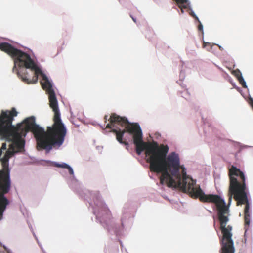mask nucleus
Segmentation results:
<instances>
[{
  "instance_id": "2",
  "label": "nucleus",
  "mask_w": 253,
  "mask_h": 253,
  "mask_svg": "<svg viewBox=\"0 0 253 253\" xmlns=\"http://www.w3.org/2000/svg\"><path fill=\"white\" fill-rule=\"evenodd\" d=\"M169 151L167 145H160L155 158L150 168L151 171L161 173L160 184H166L169 188L185 189L189 181L185 168L180 166L179 155L172 152L167 156Z\"/></svg>"
},
{
  "instance_id": "8",
  "label": "nucleus",
  "mask_w": 253,
  "mask_h": 253,
  "mask_svg": "<svg viewBox=\"0 0 253 253\" xmlns=\"http://www.w3.org/2000/svg\"><path fill=\"white\" fill-rule=\"evenodd\" d=\"M10 188V180L8 172L0 171V191L2 193L0 196V219L2 217L3 212L8 201L3 194L8 192Z\"/></svg>"
},
{
  "instance_id": "6",
  "label": "nucleus",
  "mask_w": 253,
  "mask_h": 253,
  "mask_svg": "<svg viewBox=\"0 0 253 253\" xmlns=\"http://www.w3.org/2000/svg\"><path fill=\"white\" fill-rule=\"evenodd\" d=\"M18 112L15 107L10 110H2L0 113V126H40L36 122V118L31 116L25 118L21 123L16 126L12 123L14 117L18 115Z\"/></svg>"
},
{
  "instance_id": "5",
  "label": "nucleus",
  "mask_w": 253,
  "mask_h": 253,
  "mask_svg": "<svg viewBox=\"0 0 253 253\" xmlns=\"http://www.w3.org/2000/svg\"><path fill=\"white\" fill-rule=\"evenodd\" d=\"M229 176L230 178L229 203L231 202L233 195L234 199L237 201V205L245 204V224L249 226L250 221V204L246 192L245 176L242 171L233 166L229 169Z\"/></svg>"
},
{
  "instance_id": "12",
  "label": "nucleus",
  "mask_w": 253,
  "mask_h": 253,
  "mask_svg": "<svg viewBox=\"0 0 253 253\" xmlns=\"http://www.w3.org/2000/svg\"><path fill=\"white\" fill-rule=\"evenodd\" d=\"M19 127H17L18 128ZM7 128H16V127H0V137L4 139Z\"/></svg>"
},
{
  "instance_id": "11",
  "label": "nucleus",
  "mask_w": 253,
  "mask_h": 253,
  "mask_svg": "<svg viewBox=\"0 0 253 253\" xmlns=\"http://www.w3.org/2000/svg\"><path fill=\"white\" fill-rule=\"evenodd\" d=\"M100 198L99 195L98 196V198H97V202L96 203L95 202V204L97 207H98L101 211H103L106 214H108L110 213V211L106 207L105 204L100 200L99 199Z\"/></svg>"
},
{
  "instance_id": "10",
  "label": "nucleus",
  "mask_w": 253,
  "mask_h": 253,
  "mask_svg": "<svg viewBox=\"0 0 253 253\" xmlns=\"http://www.w3.org/2000/svg\"><path fill=\"white\" fill-rule=\"evenodd\" d=\"M104 120L105 121L108 120L112 125L117 124L121 126H140L138 123H131L126 117L120 116L115 113H111L109 118L108 115H106Z\"/></svg>"
},
{
  "instance_id": "21",
  "label": "nucleus",
  "mask_w": 253,
  "mask_h": 253,
  "mask_svg": "<svg viewBox=\"0 0 253 253\" xmlns=\"http://www.w3.org/2000/svg\"><path fill=\"white\" fill-rule=\"evenodd\" d=\"M6 149V144H5V143L2 144V145L1 147V149L5 150Z\"/></svg>"
},
{
  "instance_id": "23",
  "label": "nucleus",
  "mask_w": 253,
  "mask_h": 253,
  "mask_svg": "<svg viewBox=\"0 0 253 253\" xmlns=\"http://www.w3.org/2000/svg\"><path fill=\"white\" fill-rule=\"evenodd\" d=\"M106 126L109 127V126H111V125L109 123H108L107 124Z\"/></svg>"
},
{
  "instance_id": "22",
  "label": "nucleus",
  "mask_w": 253,
  "mask_h": 253,
  "mask_svg": "<svg viewBox=\"0 0 253 253\" xmlns=\"http://www.w3.org/2000/svg\"><path fill=\"white\" fill-rule=\"evenodd\" d=\"M198 30L200 31H201L203 30V26L201 24V23H200V24L198 26Z\"/></svg>"
},
{
  "instance_id": "7",
  "label": "nucleus",
  "mask_w": 253,
  "mask_h": 253,
  "mask_svg": "<svg viewBox=\"0 0 253 253\" xmlns=\"http://www.w3.org/2000/svg\"><path fill=\"white\" fill-rule=\"evenodd\" d=\"M112 127H105L103 129V132L105 133L106 131L109 132H113L116 134V139L119 142L125 145H128V143L126 141H123V137L125 132H128L133 135V142L134 143H139L143 141L142 139V132L141 127H125L126 129L123 131L120 129L117 130L112 129Z\"/></svg>"
},
{
  "instance_id": "18",
  "label": "nucleus",
  "mask_w": 253,
  "mask_h": 253,
  "mask_svg": "<svg viewBox=\"0 0 253 253\" xmlns=\"http://www.w3.org/2000/svg\"><path fill=\"white\" fill-rule=\"evenodd\" d=\"M99 210H98L96 208H94V214H96L97 216H99Z\"/></svg>"
},
{
  "instance_id": "4",
  "label": "nucleus",
  "mask_w": 253,
  "mask_h": 253,
  "mask_svg": "<svg viewBox=\"0 0 253 253\" xmlns=\"http://www.w3.org/2000/svg\"><path fill=\"white\" fill-rule=\"evenodd\" d=\"M196 181L189 179L186 184L185 189H181L184 192H188L192 197L198 198L202 202L213 203L216 205L217 210V215L220 222V229L222 234L220 239L221 245L220 252L234 247V242L232 239V227L230 225L226 226L229 221V208L226 203L218 195L205 194L201 189L200 186L195 187Z\"/></svg>"
},
{
  "instance_id": "1",
  "label": "nucleus",
  "mask_w": 253,
  "mask_h": 253,
  "mask_svg": "<svg viewBox=\"0 0 253 253\" xmlns=\"http://www.w3.org/2000/svg\"><path fill=\"white\" fill-rule=\"evenodd\" d=\"M0 50L6 53L14 59L13 72L15 70L18 76L24 83L28 84H35L38 81V75L41 76L42 80L40 82L41 84L48 94L49 106L54 113V124L51 126H64L61 121L57 100L52 84L30 55L6 42L0 43Z\"/></svg>"
},
{
  "instance_id": "19",
  "label": "nucleus",
  "mask_w": 253,
  "mask_h": 253,
  "mask_svg": "<svg viewBox=\"0 0 253 253\" xmlns=\"http://www.w3.org/2000/svg\"><path fill=\"white\" fill-rule=\"evenodd\" d=\"M191 14V15L193 17H194V18H195V19H196L197 20H199V19H198V17L196 16V15L194 14V13L193 12H192L191 13V14ZM198 21L199 22V21Z\"/></svg>"
},
{
  "instance_id": "17",
  "label": "nucleus",
  "mask_w": 253,
  "mask_h": 253,
  "mask_svg": "<svg viewBox=\"0 0 253 253\" xmlns=\"http://www.w3.org/2000/svg\"><path fill=\"white\" fill-rule=\"evenodd\" d=\"M67 169H68L69 173H70V174L73 175L74 171L72 168L69 166V167L67 168Z\"/></svg>"
},
{
  "instance_id": "20",
  "label": "nucleus",
  "mask_w": 253,
  "mask_h": 253,
  "mask_svg": "<svg viewBox=\"0 0 253 253\" xmlns=\"http://www.w3.org/2000/svg\"><path fill=\"white\" fill-rule=\"evenodd\" d=\"M235 76L237 77V78L238 79V77H240V76H242L241 75V73L238 70L237 71V73L235 74Z\"/></svg>"
},
{
  "instance_id": "14",
  "label": "nucleus",
  "mask_w": 253,
  "mask_h": 253,
  "mask_svg": "<svg viewBox=\"0 0 253 253\" xmlns=\"http://www.w3.org/2000/svg\"><path fill=\"white\" fill-rule=\"evenodd\" d=\"M55 167L58 168H65L67 169L68 167H69V165L66 163H62V164H58V163H55L54 165Z\"/></svg>"
},
{
  "instance_id": "9",
  "label": "nucleus",
  "mask_w": 253,
  "mask_h": 253,
  "mask_svg": "<svg viewBox=\"0 0 253 253\" xmlns=\"http://www.w3.org/2000/svg\"><path fill=\"white\" fill-rule=\"evenodd\" d=\"M134 144L136 146V151L138 155H140L143 151L146 150V155L149 156L147 162L149 163L150 167L152 162L154 161L153 158H155L160 149V146H159L158 143L156 142L146 143L142 141Z\"/></svg>"
},
{
  "instance_id": "15",
  "label": "nucleus",
  "mask_w": 253,
  "mask_h": 253,
  "mask_svg": "<svg viewBox=\"0 0 253 253\" xmlns=\"http://www.w3.org/2000/svg\"><path fill=\"white\" fill-rule=\"evenodd\" d=\"M235 247H233L226 250L220 252V253H235Z\"/></svg>"
},
{
  "instance_id": "24",
  "label": "nucleus",
  "mask_w": 253,
  "mask_h": 253,
  "mask_svg": "<svg viewBox=\"0 0 253 253\" xmlns=\"http://www.w3.org/2000/svg\"><path fill=\"white\" fill-rule=\"evenodd\" d=\"M132 19L133 20V21L134 22H136V19L135 18H134L133 17H132Z\"/></svg>"
},
{
  "instance_id": "3",
  "label": "nucleus",
  "mask_w": 253,
  "mask_h": 253,
  "mask_svg": "<svg viewBox=\"0 0 253 253\" xmlns=\"http://www.w3.org/2000/svg\"><path fill=\"white\" fill-rule=\"evenodd\" d=\"M25 129L7 128L4 139L12 142L18 151H22L25 146L22 138L28 131L32 132L37 145L41 149L50 150L53 147L61 146L66 134V127H24Z\"/></svg>"
},
{
  "instance_id": "16",
  "label": "nucleus",
  "mask_w": 253,
  "mask_h": 253,
  "mask_svg": "<svg viewBox=\"0 0 253 253\" xmlns=\"http://www.w3.org/2000/svg\"><path fill=\"white\" fill-rule=\"evenodd\" d=\"M206 47H209V49H207L208 50H210L212 48V45L211 43L204 42L203 44V47L206 48Z\"/></svg>"
},
{
  "instance_id": "13",
  "label": "nucleus",
  "mask_w": 253,
  "mask_h": 253,
  "mask_svg": "<svg viewBox=\"0 0 253 253\" xmlns=\"http://www.w3.org/2000/svg\"><path fill=\"white\" fill-rule=\"evenodd\" d=\"M238 81L244 88L247 87L246 82L242 76L238 77Z\"/></svg>"
}]
</instances>
